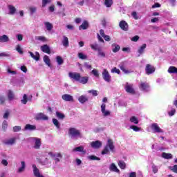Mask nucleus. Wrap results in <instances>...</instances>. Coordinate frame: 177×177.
Returning a JSON list of instances; mask_svg holds the SVG:
<instances>
[{
    "mask_svg": "<svg viewBox=\"0 0 177 177\" xmlns=\"http://www.w3.org/2000/svg\"><path fill=\"white\" fill-rule=\"evenodd\" d=\"M111 153H114L115 151V146L114 145V142L113 140L108 139L106 145L104 147L103 150L101 152L102 156L105 154H110Z\"/></svg>",
    "mask_w": 177,
    "mask_h": 177,
    "instance_id": "1",
    "label": "nucleus"
},
{
    "mask_svg": "<svg viewBox=\"0 0 177 177\" xmlns=\"http://www.w3.org/2000/svg\"><path fill=\"white\" fill-rule=\"evenodd\" d=\"M68 133L69 138H71V139H73V140H77V139L82 138V133H81V131L74 127L69 128Z\"/></svg>",
    "mask_w": 177,
    "mask_h": 177,
    "instance_id": "2",
    "label": "nucleus"
},
{
    "mask_svg": "<svg viewBox=\"0 0 177 177\" xmlns=\"http://www.w3.org/2000/svg\"><path fill=\"white\" fill-rule=\"evenodd\" d=\"M48 156H50L51 158H53L56 163L60 162V160L63 158V155H62L61 153H53L50 151L48 153Z\"/></svg>",
    "mask_w": 177,
    "mask_h": 177,
    "instance_id": "3",
    "label": "nucleus"
},
{
    "mask_svg": "<svg viewBox=\"0 0 177 177\" xmlns=\"http://www.w3.org/2000/svg\"><path fill=\"white\" fill-rule=\"evenodd\" d=\"M28 142L30 143H35L34 149L38 150L41 148V139L38 138H30Z\"/></svg>",
    "mask_w": 177,
    "mask_h": 177,
    "instance_id": "4",
    "label": "nucleus"
},
{
    "mask_svg": "<svg viewBox=\"0 0 177 177\" xmlns=\"http://www.w3.org/2000/svg\"><path fill=\"white\" fill-rule=\"evenodd\" d=\"M151 129L153 133H164V130H162L157 123H152Z\"/></svg>",
    "mask_w": 177,
    "mask_h": 177,
    "instance_id": "5",
    "label": "nucleus"
},
{
    "mask_svg": "<svg viewBox=\"0 0 177 177\" xmlns=\"http://www.w3.org/2000/svg\"><path fill=\"white\" fill-rule=\"evenodd\" d=\"M139 88L143 92H150V85L146 82H141L139 84Z\"/></svg>",
    "mask_w": 177,
    "mask_h": 177,
    "instance_id": "6",
    "label": "nucleus"
},
{
    "mask_svg": "<svg viewBox=\"0 0 177 177\" xmlns=\"http://www.w3.org/2000/svg\"><path fill=\"white\" fill-rule=\"evenodd\" d=\"M102 76L103 80L106 82H111V75H110V73L107 71V69H104L102 72Z\"/></svg>",
    "mask_w": 177,
    "mask_h": 177,
    "instance_id": "7",
    "label": "nucleus"
},
{
    "mask_svg": "<svg viewBox=\"0 0 177 177\" xmlns=\"http://www.w3.org/2000/svg\"><path fill=\"white\" fill-rule=\"evenodd\" d=\"M101 113L103 117H110L111 112L109 110L106 109V104L103 103L101 105Z\"/></svg>",
    "mask_w": 177,
    "mask_h": 177,
    "instance_id": "8",
    "label": "nucleus"
},
{
    "mask_svg": "<svg viewBox=\"0 0 177 177\" xmlns=\"http://www.w3.org/2000/svg\"><path fill=\"white\" fill-rule=\"evenodd\" d=\"M35 120L37 121H39L41 120L43 121H48L49 118H48V116H46V115L44 114L43 113H39L35 115Z\"/></svg>",
    "mask_w": 177,
    "mask_h": 177,
    "instance_id": "9",
    "label": "nucleus"
},
{
    "mask_svg": "<svg viewBox=\"0 0 177 177\" xmlns=\"http://www.w3.org/2000/svg\"><path fill=\"white\" fill-rule=\"evenodd\" d=\"M124 89L127 93H131V95L135 93V89L133 88V85L132 84L127 82L124 86Z\"/></svg>",
    "mask_w": 177,
    "mask_h": 177,
    "instance_id": "10",
    "label": "nucleus"
},
{
    "mask_svg": "<svg viewBox=\"0 0 177 177\" xmlns=\"http://www.w3.org/2000/svg\"><path fill=\"white\" fill-rule=\"evenodd\" d=\"M103 145V143L102 142V141L100 140H96V141H93L90 143V146L91 147H92V149H100V147H102V146Z\"/></svg>",
    "mask_w": 177,
    "mask_h": 177,
    "instance_id": "11",
    "label": "nucleus"
},
{
    "mask_svg": "<svg viewBox=\"0 0 177 177\" xmlns=\"http://www.w3.org/2000/svg\"><path fill=\"white\" fill-rule=\"evenodd\" d=\"M156 71V68L151 64H147L145 66V72L147 75H150V74H153Z\"/></svg>",
    "mask_w": 177,
    "mask_h": 177,
    "instance_id": "12",
    "label": "nucleus"
},
{
    "mask_svg": "<svg viewBox=\"0 0 177 177\" xmlns=\"http://www.w3.org/2000/svg\"><path fill=\"white\" fill-rule=\"evenodd\" d=\"M68 75L71 80H74L77 82L80 81V77H81V74L79 73H69Z\"/></svg>",
    "mask_w": 177,
    "mask_h": 177,
    "instance_id": "13",
    "label": "nucleus"
},
{
    "mask_svg": "<svg viewBox=\"0 0 177 177\" xmlns=\"http://www.w3.org/2000/svg\"><path fill=\"white\" fill-rule=\"evenodd\" d=\"M32 168H33V174L35 177H44L39 172V169L35 165H32Z\"/></svg>",
    "mask_w": 177,
    "mask_h": 177,
    "instance_id": "14",
    "label": "nucleus"
},
{
    "mask_svg": "<svg viewBox=\"0 0 177 177\" xmlns=\"http://www.w3.org/2000/svg\"><path fill=\"white\" fill-rule=\"evenodd\" d=\"M73 153H82L83 154L86 153V151L84 149V147L80 146L76 147L72 150Z\"/></svg>",
    "mask_w": 177,
    "mask_h": 177,
    "instance_id": "15",
    "label": "nucleus"
},
{
    "mask_svg": "<svg viewBox=\"0 0 177 177\" xmlns=\"http://www.w3.org/2000/svg\"><path fill=\"white\" fill-rule=\"evenodd\" d=\"M147 45L146 44H143L141 46H140L137 50V53H138V57H140L142 55L145 53V50L146 49Z\"/></svg>",
    "mask_w": 177,
    "mask_h": 177,
    "instance_id": "16",
    "label": "nucleus"
},
{
    "mask_svg": "<svg viewBox=\"0 0 177 177\" xmlns=\"http://www.w3.org/2000/svg\"><path fill=\"white\" fill-rule=\"evenodd\" d=\"M89 101V97H88V96L85 95H80L78 97V102H80L81 103V104H84L85 103H86V102Z\"/></svg>",
    "mask_w": 177,
    "mask_h": 177,
    "instance_id": "17",
    "label": "nucleus"
},
{
    "mask_svg": "<svg viewBox=\"0 0 177 177\" xmlns=\"http://www.w3.org/2000/svg\"><path fill=\"white\" fill-rule=\"evenodd\" d=\"M62 99L65 102H74V97H73V95H71L70 94L62 95Z\"/></svg>",
    "mask_w": 177,
    "mask_h": 177,
    "instance_id": "18",
    "label": "nucleus"
},
{
    "mask_svg": "<svg viewBox=\"0 0 177 177\" xmlns=\"http://www.w3.org/2000/svg\"><path fill=\"white\" fill-rule=\"evenodd\" d=\"M28 53L32 57V59H33L34 60H36V62H38V60H39V57H40L39 53L36 51L34 54V53L29 51Z\"/></svg>",
    "mask_w": 177,
    "mask_h": 177,
    "instance_id": "19",
    "label": "nucleus"
},
{
    "mask_svg": "<svg viewBox=\"0 0 177 177\" xmlns=\"http://www.w3.org/2000/svg\"><path fill=\"white\" fill-rule=\"evenodd\" d=\"M119 26L123 31H128V23L125 21H121L119 24Z\"/></svg>",
    "mask_w": 177,
    "mask_h": 177,
    "instance_id": "20",
    "label": "nucleus"
},
{
    "mask_svg": "<svg viewBox=\"0 0 177 177\" xmlns=\"http://www.w3.org/2000/svg\"><path fill=\"white\" fill-rule=\"evenodd\" d=\"M41 50L44 53H48V55H50V48L47 44L41 46Z\"/></svg>",
    "mask_w": 177,
    "mask_h": 177,
    "instance_id": "21",
    "label": "nucleus"
},
{
    "mask_svg": "<svg viewBox=\"0 0 177 177\" xmlns=\"http://www.w3.org/2000/svg\"><path fill=\"white\" fill-rule=\"evenodd\" d=\"M24 171H26V162L21 161V167H19L17 172V174H22V172H24Z\"/></svg>",
    "mask_w": 177,
    "mask_h": 177,
    "instance_id": "22",
    "label": "nucleus"
},
{
    "mask_svg": "<svg viewBox=\"0 0 177 177\" xmlns=\"http://www.w3.org/2000/svg\"><path fill=\"white\" fill-rule=\"evenodd\" d=\"M3 143L7 146H12V145H15V143H16V138H10L8 140H5L3 141Z\"/></svg>",
    "mask_w": 177,
    "mask_h": 177,
    "instance_id": "23",
    "label": "nucleus"
},
{
    "mask_svg": "<svg viewBox=\"0 0 177 177\" xmlns=\"http://www.w3.org/2000/svg\"><path fill=\"white\" fill-rule=\"evenodd\" d=\"M39 162H40V164L42 165H48V164H49V159H48V158L41 156V158L39 159Z\"/></svg>",
    "mask_w": 177,
    "mask_h": 177,
    "instance_id": "24",
    "label": "nucleus"
},
{
    "mask_svg": "<svg viewBox=\"0 0 177 177\" xmlns=\"http://www.w3.org/2000/svg\"><path fill=\"white\" fill-rule=\"evenodd\" d=\"M89 27V23L88 21H84L82 24L79 26V30H88Z\"/></svg>",
    "mask_w": 177,
    "mask_h": 177,
    "instance_id": "25",
    "label": "nucleus"
},
{
    "mask_svg": "<svg viewBox=\"0 0 177 177\" xmlns=\"http://www.w3.org/2000/svg\"><path fill=\"white\" fill-rule=\"evenodd\" d=\"M119 67L120 70L124 73V74H130L131 71L125 68V63L121 62L119 65Z\"/></svg>",
    "mask_w": 177,
    "mask_h": 177,
    "instance_id": "26",
    "label": "nucleus"
},
{
    "mask_svg": "<svg viewBox=\"0 0 177 177\" xmlns=\"http://www.w3.org/2000/svg\"><path fill=\"white\" fill-rule=\"evenodd\" d=\"M109 169L112 172H116L117 174H120V169H118V168L114 163L111 164V165L109 166Z\"/></svg>",
    "mask_w": 177,
    "mask_h": 177,
    "instance_id": "27",
    "label": "nucleus"
},
{
    "mask_svg": "<svg viewBox=\"0 0 177 177\" xmlns=\"http://www.w3.org/2000/svg\"><path fill=\"white\" fill-rule=\"evenodd\" d=\"M111 48H112V52H113V53H117V52H119L120 49H121V47L120 46V45L115 43L111 45Z\"/></svg>",
    "mask_w": 177,
    "mask_h": 177,
    "instance_id": "28",
    "label": "nucleus"
},
{
    "mask_svg": "<svg viewBox=\"0 0 177 177\" xmlns=\"http://www.w3.org/2000/svg\"><path fill=\"white\" fill-rule=\"evenodd\" d=\"M88 81H89V77H81L79 78V80L77 82H80V84H88Z\"/></svg>",
    "mask_w": 177,
    "mask_h": 177,
    "instance_id": "29",
    "label": "nucleus"
},
{
    "mask_svg": "<svg viewBox=\"0 0 177 177\" xmlns=\"http://www.w3.org/2000/svg\"><path fill=\"white\" fill-rule=\"evenodd\" d=\"M53 124L55 125L57 131H62V128L60 127V122H59V120L57 119H53Z\"/></svg>",
    "mask_w": 177,
    "mask_h": 177,
    "instance_id": "30",
    "label": "nucleus"
},
{
    "mask_svg": "<svg viewBox=\"0 0 177 177\" xmlns=\"http://www.w3.org/2000/svg\"><path fill=\"white\" fill-rule=\"evenodd\" d=\"M25 131H35L37 127L35 125L28 124L25 126Z\"/></svg>",
    "mask_w": 177,
    "mask_h": 177,
    "instance_id": "31",
    "label": "nucleus"
},
{
    "mask_svg": "<svg viewBox=\"0 0 177 177\" xmlns=\"http://www.w3.org/2000/svg\"><path fill=\"white\" fill-rule=\"evenodd\" d=\"M8 9L9 10L10 15H15V13H16V7L13 5H8Z\"/></svg>",
    "mask_w": 177,
    "mask_h": 177,
    "instance_id": "32",
    "label": "nucleus"
},
{
    "mask_svg": "<svg viewBox=\"0 0 177 177\" xmlns=\"http://www.w3.org/2000/svg\"><path fill=\"white\" fill-rule=\"evenodd\" d=\"M10 39H9V37H8V35H3L0 36V42L1 43H6V42H9Z\"/></svg>",
    "mask_w": 177,
    "mask_h": 177,
    "instance_id": "33",
    "label": "nucleus"
},
{
    "mask_svg": "<svg viewBox=\"0 0 177 177\" xmlns=\"http://www.w3.org/2000/svg\"><path fill=\"white\" fill-rule=\"evenodd\" d=\"M167 72L169 74H176L177 75V68L175 66H169Z\"/></svg>",
    "mask_w": 177,
    "mask_h": 177,
    "instance_id": "34",
    "label": "nucleus"
},
{
    "mask_svg": "<svg viewBox=\"0 0 177 177\" xmlns=\"http://www.w3.org/2000/svg\"><path fill=\"white\" fill-rule=\"evenodd\" d=\"M7 96L8 98V100L12 101L13 99H15V93L11 91L8 90L7 91Z\"/></svg>",
    "mask_w": 177,
    "mask_h": 177,
    "instance_id": "35",
    "label": "nucleus"
},
{
    "mask_svg": "<svg viewBox=\"0 0 177 177\" xmlns=\"http://www.w3.org/2000/svg\"><path fill=\"white\" fill-rule=\"evenodd\" d=\"M43 60L44 63L48 66V67H52V65H50V59H49L48 55H45L43 58Z\"/></svg>",
    "mask_w": 177,
    "mask_h": 177,
    "instance_id": "36",
    "label": "nucleus"
},
{
    "mask_svg": "<svg viewBox=\"0 0 177 177\" xmlns=\"http://www.w3.org/2000/svg\"><path fill=\"white\" fill-rule=\"evenodd\" d=\"M44 26L47 31H52L53 29V25L50 22H44Z\"/></svg>",
    "mask_w": 177,
    "mask_h": 177,
    "instance_id": "37",
    "label": "nucleus"
},
{
    "mask_svg": "<svg viewBox=\"0 0 177 177\" xmlns=\"http://www.w3.org/2000/svg\"><path fill=\"white\" fill-rule=\"evenodd\" d=\"M62 45L63 46H65V48H67V46H68V38L66 36L63 37Z\"/></svg>",
    "mask_w": 177,
    "mask_h": 177,
    "instance_id": "38",
    "label": "nucleus"
},
{
    "mask_svg": "<svg viewBox=\"0 0 177 177\" xmlns=\"http://www.w3.org/2000/svg\"><path fill=\"white\" fill-rule=\"evenodd\" d=\"M130 122L138 124H139V119H138V118H136V116H131L130 118Z\"/></svg>",
    "mask_w": 177,
    "mask_h": 177,
    "instance_id": "39",
    "label": "nucleus"
},
{
    "mask_svg": "<svg viewBox=\"0 0 177 177\" xmlns=\"http://www.w3.org/2000/svg\"><path fill=\"white\" fill-rule=\"evenodd\" d=\"M91 49H93V50H99L100 49V47H99V44H97V43H94L90 45Z\"/></svg>",
    "mask_w": 177,
    "mask_h": 177,
    "instance_id": "40",
    "label": "nucleus"
},
{
    "mask_svg": "<svg viewBox=\"0 0 177 177\" xmlns=\"http://www.w3.org/2000/svg\"><path fill=\"white\" fill-rule=\"evenodd\" d=\"M77 56H78L79 59H81L82 60H85V59H88V56L82 53H79L77 54Z\"/></svg>",
    "mask_w": 177,
    "mask_h": 177,
    "instance_id": "41",
    "label": "nucleus"
},
{
    "mask_svg": "<svg viewBox=\"0 0 177 177\" xmlns=\"http://www.w3.org/2000/svg\"><path fill=\"white\" fill-rule=\"evenodd\" d=\"M104 5L106 8H111V5H113V0H104Z\"/></svg>",
    "mask_w": 177,
    "mask_h": 177,
    "instance_id": "42",
    "label": "nucleus"
},
{
    "mask_svg": "<svg viewBox=\"0 0 177 177\" xmlns=\"http://www.w3.org/2000/svg\"><path fill=\"white\" fill-rule=\"evenodd\" d=\"M162 157L163 158H166L167 160H169V158H172V154L164 152L162 153Z\"/></svg>",
    "mask_w": 177,
    "mask_h": 177,
    "instance_id": "43",
    "label": "nucleus"
},
{
    "mask_svg": "<svg viewBox=\"0 0 177 177\" xmlns=\"http://www.w3.org/2000/svg\"><path fill=\"white\" fill-rule=\"evenodd\" d=\"M27 102H28L27 94H24L22 100H21V103H22L23 104H27Z\"/></svg>",
    "mask_w": 177,
    "mask_h": 177,
    "instance_id": "44",
    "label": "nucleus"
},
{
    "mask_svg": "<svg viewBox=\"0 0 177 177\" xmlns=\"http://www.w3.org/2000/svg\"><path fill=\"white\" fill-rule=\"evenodd\" d=\"M97 53L100 57H106V53H104V51L102 50V48H100L97 50Z\"/></svg>",
    "mask_w": 177,
    "mask_h": 177,
    "instance_id": "45",
    "label": "nucleus"
},
{
    "mask_svg": "<svg viewBox=\"0 0 177 177\" xmlns=\"http://www.w3.org/2000/svg\"><path fill=\"white\" fill-rule=\"evenodd\" d=\"M88 160H93L95 161H100V158L97 157L96 156H93V155L88 156Z\"/></svg>",
    "mask_w": 177,
    "mask_h": 177,
    "instance_id": "46",
    "label": "nucleus"
},
{
    "mask_svg": "<svg viewBox=\"0 0 177 177\" xmlns=\"http://www.w3.org/2000/svg\"><path fill=\"white\" fill-rule=\"evenodd\" d=\"M57 63L59 64V66H61L64 63L63 58L60 56H57L56 57Z\"/></svg>",
    "mask_w": 177,
    "mask_h": 177,
    "instance_id": "47",
    "label": "nucleus"
},
{
    "mask_svg": "<svg viewBox=\"0 0 177 177\" xmlns=\"http://www.w3.org/2000/svg\"><path fill=\"white\" fill-rule=\"evenodd\" d=\"M56 117L57 118H59V120H63L64 118V114L59 112V111H57L56 112Z\"/></svg>",
    "mask_w": 177,
    "mask_h": 177,
    "instance_id": "48",
    "label": "nucleus"
},
{
    "mask_svg": "<svg viewBox=\"0 0 177 177\" xmlns=\"http://www.w3.org/2000/svg\"><path fill=\"white\" fill-rule=\"evenodd\" d=\"M36 39L37 41H40L41 42H46V37H45L44 36H37V37H36Z\"/></svg>",
    "mask_w": 177,
    "mask_h": 177,
    "instance_id": "49",
    "label": "nucleus"
},
{
    "mask_svg": "<svg viewBox=\"0 0 177 177\" xmlns=\"http://www.w3.org/2000/svg\"><path fill=\"white\" fill-rule=\"evenodd\" d=\"M118 165L120 168H121V169H125V167H126L125 162L120 160L118 162Z\"/></svg>",
    "mask_w": 177,
    "mask_h": 177,
    "instance_id": "50",
    "label": "nucleus"
},
{
    "mask_svg": "<svg viewBox=\"0 0 177 177\" xmlns=\"http://www.w3.org/2000/svg\"><path fill=\"white\" fill-rule=\"evenodd\" d=\"M130 129H133L134 132H139L140 131V128H139L138 126L131 125L130 126Z\"/></svg>",
    "mask_w": 177,
    "mask_h": 177,
    "instance_id": "51",
    "label": "nucleus"
},
{
    "mask_svg": "<svg viewBox=\"0 0 177 177\" xmlns=\"http://www.w3.org/2000/svg\"><path fill=\"white\" fill-rule=\"evenodd\" d=\"M16 50L17 52H18V53H19V55H23L24 53L23 48H21V46H20V45H17L16 46Z\"/></svg>",
    "mask_w": 177,
    "mask_h": 177,
    "instance_id": "52",
    "label": "nucleus"
},
{
    "mask_svg": "<svg viewBox=\"0 0 177 177\" xmlns=\"http://www.w3.org/2000/svg\"><path fill=\"white\" fill-rule=\"evenodd\" d=\"M176 113V110L174 108H172L171 110L168 112V114L169 117H173V115H175Z\"/></svg>",
    "mask_w": 177,
    "mask_h": 177,
    "instance_id": "53",
    "label": "nucleus"
},
{
    "mask_svg": "<svg viewBox=\"0 0 177 177\" xmlns=\"http://www.w3.org/2000/svg\"><path fill=\"white\" fill-rule=\"evenodd\" d=\"M2 129H3V131H6V129H8V121L4 120L2 123Z\"/></svg>",
    "mask_w": 177,
    "mask_h": 177,
    "instance_id": "54",
    "label": "nucleus"
},
{
    "mask_svg": "<svg viewBox=\"0 0 177 177\" xmlns=\"http://www.w3.org/2000/svg\"><path fill=\"white\" fill-rule=\"evenodd\" d=\"M52 0H42V8H45L48 3H50Z\"/></svg>",
    "mask_w": 177,
    "mask_h": 177,
    "instance_id": "55",
    "label": "nucleus"
},
{
    "mask_svg": "<svg viewBox=\"0 0 177 177\" xmlns=\"http://www.w3.org/2000/svg\"><path fill=\"white\" fill-rule=\"evenodd\" d=\"M29 10L31 15H34L37 12V7L31 6L29 8Z\"/></svg>",
    "mask_w": 177,
    "mask_h": 177,
    "instance_id": "56",
    "label": "nucleus"
},
{
    "mask_svg": "<svg viewBox=\"0 0 177 177\" xmlns=\"http://www.w3.org/2000/svg\"><path fill=\"white\" fill-rule=\"evenodd\" d=\"M88 93H92L93 96H97V91L96 90H89Z\"/></svg>",
    "mask_w": 177,
    "mask_h": 177,
    "instance_id": "57",
    "label": "nucleus"
},
{
    "mask_svg": "<svg viewBox=\"0 0 177 177\" xmlns=\"http://www.w3.org/2000/svg\"><path fill=\"white\" fill-rule=\"evenodd\" d=\"M13 131L14 132H19V131H21V127L20 126H15L13 127Z\"/></svg>",
    "mask_w": 177,
    "mask_h": 177,
    "instance_id": "58",
    "label": "nucleus"
},
{
    "mask_svg": "<svg viewBox=\"0 0 177 177\" xmlns=\"http://www.w3.org/2000/svg\"><path fill=\"white\" fill-rule=\"evenodd\" d=\"M152 171H153V174H157V172H158V167H157V166L153 165L152 166Z\"/></svg>",
    "mask_w": 177,
    "mask_h": 177,
    "instance_id": "59",
    "label": "nucleus"
},
{
    "mask_svg": "<svg viewBox=\"0 0 177 177\" xmlns=\"http://www.w3.org/2000/svg\"><path fill=\"white\" fill-rule=\"evenodd\" d=\"M111 73H115L116 74H120V73H121V71H120V69H118L117 68H113L111 70Z\"/></svg>",
    "mask_w": 177,
    "mask_h": 177,
    "instance_id": "60",
    "label": "nucleus"
},
{
    "mask_svg": "<svg viewBox=\"0 0 177 177\" xmlns=\"http://www.w3.org/2000/svg\"><path fill=\"white\" fill-rule=\"evenodd\" d=\"M92 74H93V75H95V77H97L99 75V71H97V70L96 69H93L91 71Z\"/></svg>",
    "mask_w": 177,
    "mask_h": 177,
    "instance_id": "61",
    "label": "nucleus"
},
{
    "mask_svg": "<svg viewBox=\"0 0 177 177\" xmlns=\"http://www.w3.org/2000/svg\"><path fill=\"white\" fill-rule=\"evenodd\" d=\"M173 172H175V174H177V165H175L174 166L171 167L170 168Z\"/></svg>",
    "mask_w": 177,
    "mask_h": 177,
    "instance_id": "62",
    "label": "nucleus"
},
{
    "mask_svg": "<svg viewBox=\"0 0 177 177\" xmlns=\"http://www.w3.org/2000/svg\"><path fill=\"white\" fill-rule=\"evenodd\" d=\"M20 70H21L23 73H27V67H26V66H21Z\"/></svg>",
    "mask_w": 177,
    "mask_h": 177,
    "instance_id": "63",
    "label": "nucleus"
},
{
    "mask_svg": "<svg viewBox=\"0 0 177 177\" xmlns=\"http://www.w3.org/2000/svg\"><path fill=\"white\" fill-rule=\"evenodd\" d=\"M17 39L19 41H23V35H21V34L17 35Z\"/></svg>",
    "mask_w": 177,
    "mask_h": 177,
    "instance_id": "64",
    "label": "nucleus"
}]
</instances>
